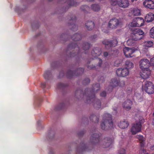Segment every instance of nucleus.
<instances>
[{"label": "nucleus", "instance_id": "obj_1", "mask_svg": "<svg viewBox=\"0 0 154 154\" xmlns=\"http://www.w3.org/2000/svg\"><path fill=\"white\" fill-rule=\"evenodd\" d=\"M100 89V84L97 83L93 85L92 89H85L84 93H83L81 89H78L75 93V96L78 98V95H79L80 97L83 96L84 98L86 100L87 103L89 104L92 103L94 107L97 109H99L101 107V102L99 100L95 98V92L97 91Z\"/></svg>", "mask_w": 154, "mask_h": 154}, {"label": "nucleus", "instance_id": "obj_2", "mask_svg": "<svg viewBox=\"0 0 154 154\" xmlns=\"http://www.w3.org/2000/svg\"><path fill=\"white\" fill-rule=\"evenodd\" d=\"M82 35L80 34L76 33L71 37V38L74 41L71 42L68 46V50H72V52L70 53V56L72 57H76L79 58L82 57L81 54H86V51L88 50L90 48V44L88 42H84L82 45H81L80 43H78L76 41H79L82 38Z\"/></svg>", "mask_w": 154, "mask_h": 154}, {"label": "nucleus", "instance_id": "obj_3", "mask_svg": "<svg viewBox=\"0 0 154 154\" xmlns=\"http://www.w3.org/2000/svg\"><path fill=\"white\" fill-rule=\"evenodd\" d=\"M140 66L142 69V72L140 73L141 77L143 79L148 78L151 74V70L149 68V62L147 59H141L140 61Z\"/></svg>", "mask_w": 154, "mask_h": 154}, {"label": "nucleus", "instance_id": "obj_4", "mask_svg": "<svg viewBox=\"0 0 154 154\" xmlns=\"http://www.w3.org/2000/svg\"><path fill=\"white\" fill-rule=\"evenodd\" d=\"M113 126L112 116L108 113L104 114L100 125L101 129L103 130H109L112 128Z\"/></svg>", "mask_w": 154, "mask_h": 154}, {"label": "nucleus", "instance_id": "obj_5", "mask_svg": "<svg viewBox=\"0 0 154 154\" xmlns=\"http://www.w3.org/2000/svg\"><path fill=\"white\" fill-rule=\"evenodd\" d=\"M131 36L132 38L137 41L142 39L144 36V33L140 29H135L132 30Z\"/></svg>", "mask_w": 154, "mask_h": 154}, {"label": "nucleus", "instance_id": "obj_6", "mask_svg": "<svg viewBox=\"0 0 154 154\" xmlns=\"http://www.w3.org/2000/svg\"><path fill=\"white\" fill-rule=\"evenodd\" d=\"M102 43L105 45V48L109 49L112 47L116 46L118 41L116 38H113L112 40L105 39L102 42Z\"/></svg>", "mask_w": 154, "mask_h": 154}, {"label": "nucleus", "instance_id": "obj_7", "mask_svg": "<svg viewBox=\"0 0 154 154\" xmlns=\"http://www.w3.org/2000/svg\"><path fill=\"white\" fill-rule=\"evenodd\" d=\"M84 70L83 68H79L75 71L68 70L66 73V76L68 78H71L73 76H79L83 73Z\"/></svg>", "mask_w": 154, "mask_h": 154}, {"label": "nucleus", "instance_id": "obj_8", "mask_svg": "<svg viewBox=\"0 0 154 154\" xmlns=\"http://www.w3.org/2000/svg\"><path fill=\"white\" fill-rule=\"evenodd\" d=\"M129 70L126 68H119L117 69L116 73L117 75L120 77H125L128 75Z\"/></svg>", "mask_w": 154, "mask_h": 154}, {"label": "nucleus", "instance_id": "obj_9", "mask_svg": "<svg viewBox=\"0 0 154 154\" xmlns=\"http://www.w3.org/2000/svg\"><path fill=\"white\" fill-rule=\"evenodd\" d=\"M95 61L98 62V64L96 66L93 65H91L90 66L87 65V68L91 70H96L97 71H100V69L102 68V60L99 58H96Z\"/></svg>", "mask_w": 154, "mask_h": 154}, {"label": "nucleus", "instance_id": "obj_10", "mask_svg": "<svg viewBox=\"0 0 154 154\" xmlns=\"http://www.w3.org/2000/svg\"><path fill=\"white\" fill-rule=\"evenodd\" d=\"M144 89L147 93L151 94L154 92V86L150 81H147L145 84Z\"/></svg>", "mask_w": 154, "mask_h": 154}, {"label": "nucleus", "instance_id": "obj_11", "mask_svg": "<svg viewBox=\"0 0 154 154\" xmlns=\"http://www.w3.org/2000/svg\"><path fill=\"white\" fill-rule=\"evenodd\" d=\"M70 18L69 24V26H72L71 29L73 31H76L77 30V27L75 24L76 19V17L75 16L72 15Z\"/></svg>", "mask_w": 154, "mask_h": 154}, {"label": "nucleus", "instance_id": "obj_12", "mask_svg": "<svg viewBox=\"0 0 154 154\" xmlns=\"http://www.w3.org/2000/svg\"><path fill=\"white\" fill-rule=\"evenodd\" d=\"M100 136L97 134L94 133L91 136L90 139L91 142L93 144L97 143H100Z\"/></svg>", "mask_w": 154, "mask_h": 154}, {"label": "nucleus", "instance_id": "obj_13", "mask_svg": "<svg viewBox=\"0 0 154 154\" xmlns=\"http://www.w3.org/2000/svg\"><path fill=\"white\" fill-rule=\"evenodd\" d=\"M120 22L116 18L111 19L109 22L108 25L109 27L112 29H116L119 24Z\"/></svg>", "mask_w": 154, "mask_h": 154}, {"label": "nucleus", "instance_id": "obj_14", "mask_svg": "<svg viewBox=\"0 0 154 154\" xmlns=\"http://www.w3.org/2000/svg\"><path fill=\"white\" fill-rule=\"evenodd\" d=\"M122 86V85H120V82H119V80H118L116 78H114L112 79L110 82V84L109 86V89L111 88V89H107V90L109 91H111L113 88L116 87L117 86Z\"/></svg>", "mask_w": 154, "mask_h": 154}, {"label": "nucleus", "instance_id": "obj_15", "mask_svg": "<svg viewBox=\"0 0 154 154\" xmlns=\"http://www.w3.org/2000/svg\"><path fill=\"white\" fill-rule=\"evenodd\" d=\"M141 128L140 122L134 124L131 129V132L133 134H135L137 132L141 131Z\"/></svg>", "mask_w": 154, "mask_h": 154}, {"label": "nucleus", "instance_id": "obj_16", "mask_svg": "<svg viewBox=\"0 0 154 154\" xmlns=\"http://www.w3.org/2000/svg\"><path fill=\"white\" fill-rule=\"evenodd\" d=\"M123 52L125 56L127 57H131L132 54L135 52L134 48H129L126 47L123 49Z\"/></svg>", "mask_w": 154, "mask_h": 154}, {"label": "nucleus", "instance_id": "obj_17", "mask_svg": "<svg viewBox=\"0 0 154 154\" xmlns=\"http://www.w3.org/2000/svg\"><path fill=\"white\" fill-rule=\"evenodd\" d=\"M59 3L62 4L65 3L68 5L67 7L65 8L66 9H68L70 6H76L77 5V3L73 0H60Z\"/></svg>", "mask_w": 154, "mask_h": 154}, {"label": "nucleus", "instance_id": "obj_18", "mask_svg": "<svg viewBox=\"0 0 154 154\" xmlns=\"http://www.w3.org/2000/svg\"><path fill=\"white\" fill-rule=\"evenodd\" d=\"M143 5L146 8L154 9V2L151 0H145L143 2Z\"/></svg>", "mask_w": 154, "mask_h": 154}, {"label": "nucleus", "instance_id": "obj_19", "mask_svg": "<svg viewBox=\"0 0 154 154\" xmlns=\"http://www.w3.org/2000/svg\"><path fill=\"white\" fill-rule=\"evenodd\" d=\"M132 102L130 99H127L122 104L123 107L126 110H130L132 105Z\"/></svg>", "mask_w": 154, "mask_h": 154}, {"label": "nucleus", "instance_id": "obj_20", "mask_svg": "<svg viewBox=\"0 0 154 154\" xmlns=\"http://www.w3.org/2000/svg\"><path fill=\"white\" fill-rule=\"evenodd\" d=\"M103 142V147L104 148H106L109 147L113 143V140L111 138L106 137L104 139Z\"/></svg>", "mask_w": 154, "mask_h": 154}, {"label": "nucleus", "instance_id": "obj_21", "mask_svg": "<svg viewBox=\"0 0 154 154\" xmlns=\"http://www.w3.org/2000/svg\"><path fill=\"white\" fill-rule=\"evenodd\" d=\"M118 5L120 7L126 8L129 6V3L128 0H119L118 2Z\"/></svg>", "mask_w": 154, "mask_h": 154}, {"label": "nucleus", "instance_id": "obj_22", "mask_svg": "<svg viewBox=\"0 0 154 154\" xmlns=\"http://www.w3.org/2000/svg\"><path fill=\"white\" fill-rule=\"evenodd\" d=\"M102 53L101 49L99 48H95L91 51V54L95 58L99 56Z\"/></svg>", "mask_w": 154, "mask_h": 154}, {"label": "nucleus", "instance_id": "obj_23", "mask_svg": "<svg viewBox=\"0 0 154 154\" xmlns=\"http://www.w3.org/2000/svg\"><path fill=\"white\" fill-rule=\"evenodd\" d=\"M81 147H78L77 149V150L78 152H82L84 151H88V147L87 145L83 143L80 144Z\"/></svg>", "mask_w": 154, "mask_h": 154}, {"label": "nucleus", "instance_id": "obj_24", "mask_svg": "<svg viewBox=\"0 0 154 154\" xmlns=\"http://www.w3.org/2000/svg\"><path fill=\"white\" fill-rule=\"evenodd\" d=\"M131 16H138L141 15L140 10L137 8H134L129 12Z\"/></svg>", "mask_w": 154, "mask_h": 154}, {"label": "nucleus", "instance_id": "obj_25", "mask_svg": "<svg viewBox=\"0 0 154 154\" xmlns=\"http://www.w3.org/2000/svg\"><path fill=\"white\" fill-rule=\"evenodd\" d=\"M154 19V14L152 13H149L145 17V20L147 22H150Z\"/></svg>", "mask_w": 154, "mask_h": 154}, {"label": "nucleus", "instance_id": "obj_26", "mask_svg": "<svg viewBox=\"0 0 154 154\" xmlns=\"http://www.w3.org/2000/svg\"><path fill=\"white\" fill-rule=\"evenodd\" d=\"M135 20L138 27L143 26L144 25V19L141 17H137L134 19Z\"/></svg>", "mask_w": 154, "mask_h": 154}, {"label": "nucleus", "instance_id": "obj_27", "mask_svg": "<svg viewBox=\"0 0 154 154\" xmlns=\"http://www.w3.org/2000/svg\"><path fill=\"white\" fill-rule=\"evenodd\" d=\"M87 29L88 30H91L93 29L94 26V24L92 21H87L85 24Z\"/></svg>", "mask_w": 154, "mask_h": 154}, {"label": "nucleus", "instance_id": "obj_28", "mask_svg": "<svg viewBox=\"0 0 154 154\" xmlns=\"http://www.w3.org/2000/svg\"><path fill=\"white\" fill-rule=\"evenodd\" d=\"M136 138L138 139L140 141V146L142 147L144 146L145 145V139L142 135H137L136 136Z\"/></svg>", "mask_w": 154, "mask_h": 154}, {"label": "nucleus", "instance_id": "obj_29", "mask_svg": "<svg viewBox=\"0 0 154 154\" xmlns=\"http://www.w3.org/2000/svg\"><path fill=\"white\" fill-rule=\"evenodd\" d=\"M129 124L127 121L124 120L121 121L119 124L118 126L121 129H124L128 127Z\"/></svg>", "mask_w": 154, "mask_h": 154}, {"label": "nucleus", "instance_id": "obj_30", "mask_svg": "<svg viewBox=\"0 0 154 154\" xmlns=\"http://www.w3.org/2000/svg\"><path fill=\"white\" fill-rule=\"evenodd\" d=\"M89 118L91 121L95 123H97L99 122V117L95 115H91L90 117Z\"/></svg>", "mask_w": 154, "mask_h": 154}, {"label": "nucleus", "instance_id": "obj_31", "mask_svg": "<svg viewBox=\"0 0 154 154\" xmlns=\"http://www.w3.org/2000/svg\"><path fill=\"white\" fill-rule=\"evenodd\" d=\"M51 72L49 70H47L45 71L44 74V77L46 80L49 79L51 77Z\"/></svg>", "mask_w": 154, "mask_h": 154}, {"label": "nucleus", "instance_id": "obj_32", "mask_svg": "<svg viewBox=\"0 0 154 154\" xmlns=\"http://www.w3.org/2000/svg\"><path fill=\"white\" fill-rule=\"evenodd\" d=\"M125 67L129 70V69H132L134 67L133 63L129 60H127L125 62Z\"/></svg>", "mask_w": 154, "mask_h": 154}, {"label": "nucleus", "instance_id": "obj_33", "mask_svg": "<svg viewBox=\"0 0 154 154\" xmlns=\"http://www.w3.org/2000/svg\"><path fill=\"white\" fill-rule=\"evenodd\" d=\"M91 8L93 11L97 12L100 10V7L99 5L97 4H94L92 5Z\"/></svg>", "mask_w": 154, "mask_h": 154}, {"label": "nucleus", "instance_id": "obj_34", "mask_svg": "<svg viewBox=\"0 0 154 154\" xmlns=\"http://www.w3.org/2000/svg\"><path fill=\"white\" fill-rule=\"evenodd\" d=\"M136 41L133 38H129L127 41L126 44L129 46H133L134 45Z\"/></svg>", "mask_w": 154, "mask_h": 154}, {"label": "nucleus", "instance_id": "obj_35", "mask_svg": "<svg viewBox=\"0 0 154 154\" xmlns=\"http://www.w3.org/2000/svg\"><path fill=\"white\" fill-rule=\"evenodd\" d=\"M144 44L145 47H151L153 46V43L152 41H148L145 42Z\"/></svg>", "mask_w": 154, "mask_h": 154}, {"label": "nucleus", "instance_id": "obj_36", "mask_svg": "<svg viewBox=\"0 0 154 154\" xmlns=\"http://www.w3.org/2000/svg\"><path fill=\"white\" fill-rule=\"evenodd\" d=\"M68 86L66 84H64L61 83H59L57 86V88L58 89H63Z\"/></svg>", "mask_w": 154, "mask_h": 154}, {"label": "nucleus", "instance_id": "obj_37", "mask_svg": "<svg viewBox=\"0 0 154 154\" xmlns=\"http://www.w3.org/2000/svg\"><path fill=\"white\" fill-rule=\"evenodd\" d=\"M85 13L86 11H87L90 9V8L86 5H82L80 8Z\"/></svg>", "mask_w": 154, "mask_h": 154}, {"label": "nucleus", "instance_id": "obj_38", "mask_svg": "<svg viewBox=\"0 0 154 154\" xmlns=\"http://www.w3.org/2000/svg\"><path fill=\"white\" fill-rule=\"evenodd\" d=\"M90 80L88 78H85L82 81V83L83 85H87L90 82Z\"/></svg>", "mask_w": 154, "mask_h": 154}, {"label": "nucleus", "instance_id": "obj_39", "mask_svg": "<svg viewBox=\"0 0 154 154\" xmlns=\"http://www.w3.org/2000/svg\"><path fill=\"white\" fill-rule=\"evenodd\" d=\"M149 35L151 38H154V26L150 30Z\"/></svg>", "mask_w": 154, "mask_h": 154}, {"label": "nucleus", "instance_id": "obj_40", "mask_svg": "<svg viewBox=\"0 0 154 154\" xmlns=\"http://www.w3.org/2000/svg\"><path fill=\"white\" fill-rule=\"evenodd\" d=\"M137 23L135 20L133 22L130 23L129 24V26L131 27H138V26H137Z\"/></svg>", "mask_w": 154, "mask_h": 154}, {"label": "nucleus", "instance_id": "obj_41", "mask_svg": "<svg viewBox=\"0 0 154 154\" xmlns=\"http://www.w3.org/2000/svg\"><path fill=\"white\" fill-rule=\"evenodd\" d=\"M118 0H111V4L112 6H115L118 4Z\"/></svg>", "mask_w": 154, "mask_h": 154}, {"label": "nucleus", "instance_id": "obj_42", "mask_svg": "<svg viewBox=\"0 0 154 154\" xmlns=\"http://www.w3.org/2000/svg\"><path fill=\"white\" fill-rule=\"evenodd\" d=\"M144 146L142 147V148L141 149V147H140V152L141 153H143L144 154H148V153L146 151V150L144 149Z\"/></svg>", "mask_w": 154, "mask_h": 154}, {"label": "nucleus", "instance_id": "obj_43", "mask_svg": "<svg viewBox=\"0 0 154 154\" xmlns=\"http://www.w3.org/2000/svg\"><path fill=\"white\" fill-rule=\"evenodd\" d=\"M118 153L119 154H126L125 151L124 149L121 148L119 150Z\"/></svg>", "mask_w": 154, "mask_h": 154}, {"label": "nucleus", "instance_id": "obj_44", "mask_svg": "<svg viewBox=\"0 0 154 154\" xmlns=\"http://www.w3.org/2000/svg\"><path fill=\"white\" fill-rule=\"evenodd\" d=\"M65 106V103H60L59 106L58 108H57V109H63Z\"/></svg>", "mask_w": 154, "mask_h": 154}, {"label": "nucleus", "instance_id": "obj_45", "mask_svg": "<svg viewBox=\"0 0 154 154\" xmlns=\"http://www.w3.org/2000/svg\"><path fill=\"white\" fill-rule=\"evenodd\" d=\"M121 62L120 61L118 60H116L114 63V65L115 66H118L121 64Z\"/></svg>", "mask_w": 154, "mask_h": 154}, {"label": "nucleus", "instance_id": "obj_46", "mask_svg": "<svg viewBox=\"0 0 154 154\" xmlns=\"http://www.w3.org/2000/svg\"><path fill=\"white\" fill-rule=\"evenodd\" d=\"M100 96L102 97H105L106 96V92L104 91L100 93Z\"/></svg>", "mask_w": 154, "mask_h": 154}, {"label": "nucleus", "instance_id": "obj_47", "mask_svg": "<svg viewBox=\"0 0 154 154\" xmlns=\"http://www.w3.org/2000/svg\"><path fill=\"white\" fill-rule=\"evenodd\" d=\"M98 81L100 82H103L104 81V78L103 76H101L100 78L98 79Z\"/></svg>", "mask_w": 154, "mask_h": 154}, {"label": "nucleus", "instance_id": "obj_48", "mask_svg": "<svg viewBox=\"0 0 154 154\" xmlns=\"http://www.w3.org/2000/svg\"><path fill=\"white\" fill-rule=\"evenodd\" d=\"M97 38V35H93L91 37V39L92 41L94 40V39Z\"/></svg>", "mask_w": 154, "mask_h": 154}, {"label": "nucleus", "instance_id": "obj_49", "mask_svg": "<svg viewBox=\"0 0 154 154\" xmlns=\"http://www.w3.org/2000/svg\"><path fill=\"white\" fill-rule=\"evenodd\" d=\"M150 61L151 64L154 66V57L151 59Z\"/></svg>", "mask_w": 154, "mask_h": 154}, {"label": "nucleus", "instance_id": "obj_50", "mask_svg": "<svg viewBox=\"0 0 154 154\" xmlns=\"http://www.w3.org/2000/svg\"><path fill=\"white\" fill-rule=\"evenodd\" d=\"M84 134V132L83 131H82L80 132H79L78 134V135L79 136H81L83 135Z\"/></svg>", "mask_w": 154, "mask_h": 154}, {"label": "nucleus", "instance_id": "obj_51", "mask_svg": "<svg viewBox=\"0 0 154 154\" xmlns=\"http://www.w3.org/2000/svg\"><path fill=\"white\" fill-rule=\"evenodd\" d=\"M41 86L43 88H45L46 86V83L45 82L42 83L41 84Z\"/></svg>", "mask_w": 154, "mask_h": 154}, {"label": "nucleus", "instance_id": "obj_52", "mask_svg": "<svg viewBox=\"0 0 154 154\" xmlns=\"http://www.w3.org/2000/svg\"><path fill=\"white\" fill-rule=\"evenodd\" d=\"M66 35L65 34H63L60 36V38L61 39H63L64 37H65L66 36Z\"/></svg>", "mask_w": 154, "mask_h": 154}, {"label": "nucleus", "instance_id": "obj_53", "mask_svg": "<svg viewBox=\"0 0 154 154\" xmlns=\"http://www.w3.org/2000/svg\"><path fill=\"white\" fill-rule=\"evenodd\" d=\"M103 55L105 57H107L108 55V53L107 52H104L103 53Z\"/></svg>", "mask_w": 154, "mask_h": 154}, {"label": "nucleus", "instance_id": "obj_54", "mask_svg": "<svg viewBox=\"0 0 154 154\" xmlns=\"http://www.w3.org/2000/svg\"><path fill=\"white\" fill-rule=\"evenodd\" d=\"M150 149L152 150H154V145L152 146H151Z\"/></svg>", "mask_w": 154, "mask_h": 154}, {"label": "nucleus", "instance_id": "obj_55", "mask_svg": "<svg viewBox=\"0 0 154 154\" xmlns=\"http://www.w3.org/2000/svg\"><path fill=\"white\" fill-rule=\"evenodd\" d=\"M87 1L90 2H93L94 1V0H86Z\"/></svg>", "mask_w": 154, "mask_h": 154}, {"label": "nucleus", "instance_id": "obj_56", "mask_svg": "<svg viewBox=\"0 0 154 154\" xmlns=\"http://www.w3.org/2000/svg\"><path fill=\"white\" fill-rule=\"evenodd\" d=\"M122 82L123 86L124 85H125V83L124 82Z\"/></svg>", "mask_w": 154, "mask_h": 154}, {"label": "nucleus", "instance_id": "obj_57", "mask_svg": "<svg viewBox=\"0 0 154 154\" xmlns=\"http://www.w3.org/2000/svg\"><path fill=\"white\" fill-rule=\"evenodd\" d=\"M137 0H131V2H134V1H137Z\"/></svg>", "mask_w": 154, "mask_h": 154}, {"label": "nucleus", "instance_id": "obj_58", "mask_svg": "<svg viewBox=\"0 0 154 154\" xmlns=\"http://www.w3.org/2000/svg\"><path fill=\"white\" fill-rule=\"evenodd\" d=\"M153 125L154 126V119L153 120Z\"/></svg>", "mask_w": 154, "mask_h": 154}, {"label": "nucleus", "instance_id": "obj_59", "mask_svg": "<svg viewBox=\"0 0 154 154\" xmlns=\"http://www.w3.org/2000/svg\"><path fill=\"white\" fill-rule=\"evenodd\" d=\"M114 110L116 111V109H114Z\"/></svg>", "mask_w": 154, "mask_h": 154}, {"label": "nucleus", "instance_id": "obj_60", "mask_svg": "<svg viewBox=\"0 0 154 154\" xmlns=\"http://www.w3.org/2000/svg\"><path fill=\"white\" fill-rule=\"evenodd\" d=\"M62 74H63L62 75L63 76L64 75V74L63 73Z\"/></svg>", "mask_w": 154, "mask_h": 154}, {"label": "nucleus", "instance_id": "obj_61", "mask_svg": "<svg viewBox=\"0 0 154 154\" xmlns=\"http://www.w3.org/2000/svg\"><path fill=\"white\" fill-rule=\"evenodd\" d=\"M102 31L103 30V29L102 28Z\"/></svg>", "mask_w": 154, "mask_h": 154}]
</instances>
